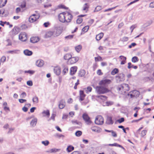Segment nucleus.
<instances>
[{
	"instance_id": "bb28decb",
	"label": "nucleus",
	"mask_w": 154,
	"mask_h": 154,
	"mask_svg": "<svg viewBox=\"0 0 154 154\" xmlns=\"http://www.w3.org/2000/svg\"><path fill=\"white\" fill-rule=\"evenodd\" d=\"M103 33L102 32L100 33L97 35L96 37V39L97 41L100 40L103 36Z\"/></svg>"
},
{
	"instance_id": "393cba45",
	"label": "nucleus",
	"mask_w": 154,
	"mask_h": 154,
	"mask_svg": "<svg viewBox=\"0 0 154 154\" xmlns=\"http://www.w3.org/2000/svg\"><path fill=\"white\" fill-rule=\"evenodd\" d=\"M108 145L109 146H117V147H119L122 148L123 149H125L121 145L119 144H118L116 143H115L113 144H108Z\"/></svg>"
},
{
	"instance_id": "a18cd8bd",
	"label": "nucleus",
	"mask_w": 154,
	"mask_h": 154,
	"mask_svg": "<svg viewBox=\"0 0 154 154\" xmlns=\"http://www.w3.org/2000/svg\"><path fill=\"white\" fill-rule=\"evenodd\" d=\"M42 143L45 146H48L49 143V142L48 140H46L45 141H42Z\"/></svg>"
},
{
	"instance_id": "473e14b6",
	"label": "nucleus",
	"mask_w": 154,
	"mask_h": 154,
	"mask_svg": "<svg viewBox=\"0 0 154 154\" xmlns=\"http://www.w3.org/2000/svg\"><path fill=\"white\" fill-rule=\"evenodd\" d=\"M75 49L77 52H79L82 49V46L81 45H78L75 47Z\"/></svg>"
},
{
	"instance_id": "4468645a",
	"label": "nucleus",
	"mask_w": 154,
	"mask_h": 154,
	"mask_svg": "<svg viewBox=\"0 0 154 154\" xmlns=\"http://www.w3.org/2000/svg\"><path fill=\"white\" fill-rule=\"evenodd\" d=\"M44 64L43 61L41 60H38L36 62V65L38 67H41L43 66Z\"/></svg>"
},
{
	"instance_id": "412c9836",
	"label": "nucleus",
	"mask_w": 154,
	"mask_h": 154,
	"mask_svg": "<svg viewBox=\"0 0 154 154\" xmlns=\"http://www.w3.org/2000/svg\"><path fill=\"white\" fill-rule=\"evenodd\" d=\"M106 123L108 125H112L113 123L112 118L110 117H108L106 119Z\"/></svg>"
},
{
	"instance_id": "423d86ee",
	"label": "nucleus",
	"mask_w": 154,
	"mask_h": 154,
	"mask_svg": "<svg viewBox=\"0 0 154 154\" xmlns=\"http://www.w3.org/2000/svg\"><path fill=\"white\" fill-rule=\"evenodd\" d=\"M62 32V29L60 27L55 28L53 32L54 37H55L59 36Z\"/></svg>"
},
{
	"instance_id": "dca6fc26",
	"label": "nucleus",
	"mask_w": 154,
	"mask_h": 154,
	"mask_svg": "<svg viewBox=\"0 0 154 154\" xmlns=\"http://www.w3.org/2000/svg\"><path fill=\"white\" fill-rule=\"evenodd\" d=\"M65 106V102L63 100H60V104L59 105V108L60 109H63Z\"/></svg>"
},
{
	"instance_id": "0e129e2a",
	"label": "nucleus",
	"mask_w": 154,
	"mask_h": 154,
	"mask_svg": "<svg viewBox=\"0 0 154 154\" xmlns=\"http://www.w3.org/2000/svg\"><path fill=\"white\" fill-rule=\"evenodd\" d=\"M113 102L111 101H108L106 102V105L107 106H109L113 104Z\"/></svg>"
},
{
	"instance_id": "9d476101",
	"label": "nucleus",
	"mask_w": 154,
	"mask_h": 154,
	"mask_svg": "<svg viewBox=\"0 0 154 154\" xmlns=\"http://www.w3.org/2000/svg\"><path fill=\"white\" fill-rule=\"evenodd\" d=\"M111 81L109 79H106L102 80L99 83V85H100L106 86L110 84Z\"/></svg>"
},
{
	"instance_id": "774afa93",
	"label": "nucleus",
	"mask_w": 154,
	"mask_h": 154,
	"mask_svg": "<svg viewBox=\"0 0 154 154\" xmlns=\"http://www.w3.org/2000/svg\"><path fill=\"white\" fill-rule=\"evenodd\" d=\"M149 7L151 8H154V2H152L150 4Z\"/></svg>"
},
{
	"instance_id": "a19ab883",
	"label": "nucleus",
	"mask_w": 154,
	"mask_h": 154,
	"mask_svg": "<svg viewBox=\"0 0 154 154\" xmlns=\"http://www.w3.org/2000/svg\"><path fill=\"white\" fill-rule=\"evenodd\" d=\"M95 60L96 62H97V61H102L103 59L101 57H100V56H98L97 57H95Z\"/></svg>"
},
{
	"instance_id": "052dcab7",
	"label": "nucleus",
	"mask_w": 154,
	"mask_h": 154,
	"mask_svg": "<svg viewBox=\"0 0 154 154\" xmlns=\"http://www.w3.org/2000/svg\"><path fill=\"white\" fill-rule=\"evenodd\" d=\"M124 121V119L123 118H122L120 119L117 120V122L119 123H121Z\"/></svg>"
},
{
	"instance_id": "ea45409f",
	"label": "nucleus",
	"mask_w": 154,
	"mask_h": 154,
	"mask_svg": "<svg viewBox=\"0 0 154 154\" xmlns=\"http://www.w3.org/2000/svg\"><path fill=\"white\" fill-rule=\"evenodd\" d=\"M131 61L133 62L136 63L138 61V59L136 57H132Z\"/></svg>"
},
{
	"instance_id": "13d9d810",
	"label": "nucleus",
	"mask_w": 154,
	"mask_h": 154,
	"mask_svg": "<svg viewBox=\"0 0 154 154\" xmlns=\"http://www.w3.org/2000/svg\"><path fill=\"white\" fill-rule=\"evenodd\" d=\"M6 60V57L5 56H3L1 59V61L2 62L4 63V62Z\"/></svg>"
},
{
	"instance_id": "6e6552de",
	"label": "nucleus",
	"mask_w": 154,
	"mask_h": 154,
	"mask_svg": "<svg viewBox=\"0 0 154 154\" xmlns=\"http://www.w3.org/2000/svg\"><path fill=\"white\" fill-rule=\"evenodd\" d=\"M19 38L22 41H25L27 39V35L26 33L24 32L20 33L19 35Z\"/></svg>"
},
{
	"instance_id": "0eeeda50",
	"label": "nucleus",
	"mask_w": 154,
	"mask_h": 154,
	"mask_svg": "<svg viewBox=\"0 0 154 154\" xmlns=\"http://www.w3.org/2000/svg\"><path fill=\"white\" fill-rule=\"evenodd\" d=\"M82 117L86 123L88 125L91 124L92 122L90 118L86 113H84L82 115Z\"/></svg>"
},
{
	"instance_id": "a211bd4d",
	"label": "nucleus",
	"mask_w": 154,
	"mask_h": 154,
	"mask_svg": "<svg viewBox=\"0 0 154 154\" xmlns=\"http://www.w3.org/2000/svg\"><path fill=\"white\" fill-rule=\"evenodd\" d=\"M30 40L31 42L35 43L39 41V38L37 37H32L31 38Z\"/></svg>"
},
{
	"instance_id": "1a4fd4ad",
	"label": "nucleus",
	"mask_w": 154,
	"mask_h": 154,
	"mask_svg": "<svg viewBox=\"0 0 154 154\" xmlns=\"http://www.w3.org/2000/svg\"><path fill=\"white\" fill-rule=\"evenodd\" d=\"M116 79L118 82L124 81L125 79V76L123 73H120L118 76H116Z\"/></svg>"
},
{
	"instance_id": "4be33fe9",
	"label": "nucleus",
	"mask_w": 154,
	"mask_h": 154,
	"mask_svg": "<svg viewBox=\"0 0 154 154\" xmlns=\"http://www.w3.org/2000/svg\"><path fill=\"white\" fill-rule=\"evenodd\" d=\"M24 54L26 56H30L32 54V51H30L28 49H26L23 51Z\"/></svg>"
},
{
	"instance_id": "c03bdc74",
	"label": "nucleus",
	"mask_w": 154,
	"mask_h": 154,
	"mask_svg": "<svg viewBox=\"0 0 154 154\" xmlns=\"http://www.w3.org/2000/svg\"><path fill=\"white\" fill-rule=\"evenodd\" d=\"M101 7L100 6H97L95 9L94 12H97L100 11L101 9Z\"/></svg>"
},
{
	"instance_id": "58836bf2",
	"label": "nucleus",
	"mask_w": 154,
	"mask_h": 154,
	"mask_svg": "<svg viewBox=\"0 0 154 154\" xmlns=\"http://www.w3.org/2000/svg\"><path fill=\"white\" fill-rule=\"evenodd\" d=\"M63 68L64 69L62 73L64 75H65L66 73L68 72V69L67 66L64 67Z\"/></svg>"
},
{
	"instance_id": "c85d7f7f",
	"label": "nucleus",
	"mask_w": 154,
	"mask_h": 154,
	"mask_svg": "<svg viewBox=\"0 0 154 154\" xmlns=\"http://www.w3.org/2000/svg\"><path fill=\"white\" fill-rule=\"evenodd\" d=\"M72 57V55L71 54H66L64 56V59L66 60H69H69Z\"/></svg>"
},
{
	"instance_id": "c756f323",
	"label": "nucleus",
	"mask_w": 154,
	"mask_h": 154,
	"mask_svg": "<svg viewBox=\"0 0 154 154\" xmlns=\"http://www.w3.org/2000/svg\"><path fill=\"white\" fill-rule=\"evenodd\" d=\"M7 0H0V8H2L5 5L6 3Z\"/></svg>"
},
{
	"instance_id": "4d7b16f0",
	"label": "nucleus",
	"mask_w": 154,
	"mask_h": 154,
	"mask_svg": "<svg viewBox=\"0 0 154 154\" xmlns=\"http://www.w3.org/2000/svg\"><path fill=\"white\" fill-rule=\"evenodd\" d=\"M128 38L127 37H124L121 39V41L122 42H126L128 40Z\"/></svg>"
},
{
	"instance_id": "f257e3e1",
	"label": "nucleus",
	"mask_w": 154,
	"mask_h": 154,
	"mask_svg": "<svg viewBox=\"0 0 154 154\" xmlns=\"http://www.w3.org/2000/svg\"><path fill=\"white\" fill-rule=\"evenodd\" d=\"M72 17L71 14L68 12L61 13L58 16V18L60 21L63 23L70 22Z\"/></svg>"
},
{
	"instance_id": "680f3d73",
	"label": "nucleus",
	"mask_w": 154,
	"mask_h": 154,
	"mask_svg": "<svg viewBox=\"0 0 154 154\" xmlns=\"http://www.w3.org/2000/svg\"><path fill=\"white\" fill-rule=\"evenodd\" d=\"M119 58L121 59L122 61L126 60V58L123 56H120Z\"/></svg>"
},
{
	"instance_id": "a878e982",
	"label": "nucleus",
	"mask_w": 154,
	"mask_h": 154,
	"mask_svg": "<svg viewBox=\"0 0 154 154\" xmlns=\"http://www.w3.org/2000/svg\"><path fill=\"white\" fill-rule=\"evenodd\" d=\"M52 36H54L53 32L49 31L46 33L45 37L46 38H49Z\"/></svg>"
},
{
	"instance_id": "09e8293b",
	"label": "nucleus",
	"mask_w": 154,
	"mask_h": 154,
	"mask_svg": "<svg viewBox=\"0 0 154 154\" xmlns=\"http://www.w3.org/2000/svg\"><path fill=\"white\" fill-rule=\"evenodd\" d=\"M0 22H1V23H0V24L2 26H4V24H6L7 25H9V23L8 22H3L2 21H1Z\"/></svg>"
},
{
	"instance_id": "6e6d98bb",
	"label": "nucleus",
	"mask_w": 154,
	"mask_h": 154,
	"mask_svg": "<svg viewBox=\"0 0 154 154\" xmlns=\"http://www.w3.org/2000/svg\"><path fill=\"white\" fill-rule=\"evenodd\" d=\"M27 84L30 86H32L33 85L32 81L30 80L28 81L27 82Z\"/></svg>"
},
{
	"instance_id": "7ed1b4c3",
	"label": "nucleus",
	"mask_w": 154,
	"mask_h": 154,
	"mask_svg": "<svg viewBox=\"0 0 154 154\" xmlns=\"http://www.w3.org/2000/svg\"><path fill=\"white\" fill-rule=\"evenodd\" d=\"M96 92L99 94H104L109 91V90L106 88L101 86H97L95 88Z\"/></svg>"
},
{
	"instance_id": "20e7f679",
	"label": "nucleus",
	"mask_w": 154,
	"mask_h": 154,
	"mask_svg": "<svg viewBox=\"0 0 154 154\" xmlns=\"http://www.w3.org/2000/svg\"><path fill=\"white\" fill-rule=\"evenodd\" d=\"M95 123L97 125H101L104 123L103 118L101 116H97L95 120Z\"/></svg>"
},
{
	"instance_id": "49530a36",
	"label": "nucleus",
	"mask_w": 154,
	"mask_h": 154,
	"mask_svg": "<svg viewBox=\"0 0 154 154\" xmlns=\"http://www.w3.org/2000/svg\"><path fill=\"white\" fill-rule=\"evenodd\" d=\"M89 26H85V27H84L82 29V31H83L84 32H86L88 31V30L89 29Z\"/></svg>"
},
{
	"instance_id": "5fc2aeb1",
	"label": "nucleus",
	"mask_w": 154,
	"mask_h": 154,
	"mask_svg": "<svg viewBox=\"0 0 154 154\" xmlns=\"http://www.w3.org/2000/svg\"><path fill=\"white\" fill-rule=\"evenodd\" d=\"M55 136L56 137L60 138V137H64V136L61 134H55Z\"/></svg>"
},
{
	"instance_id": "864d4df0",
	"label": "nucleus",
	"mask_w": 154,
	"mask_h": 154,
	"mask_svg": "<svg viewBox=\"0 0 154 154\" xmlns=\"http://www.w3.org/2000/svg\"><path fill=\"white\" fill-rule=\"evenodd\" d=\"M82 21V19L81 17L78 18L77 20V23L78 24H80Z\"/></svg>"
},
{
	"instance_id": "c9c22d12",
	"label": "nucleus",
	"mask_w": 154,
	"mask_h": 154,
	"mask_svg": "<svg viewBox=\"0 0 154 154\" xmlns=\"http://www.w3.org/2000/svg\"><path fill=\"white\" fill-rule=\"evenodd\" d=\"M32 101L34 103H37L38 101V97L35 96L32 98Z\"/></svg>"
},
{
	"instance_id": "e2e57ef3",
	"label": "nucleus",
	"mask_w": 154,
	"mask_h": 154,
	"mask_svg": "<svg viewBox=\"0 0 154 154\" xmlns=\"http://www.w3.org/2000/svg\"><path fill=\"white\" fill-rule=\"evenodd\" d=\"M26 96V93L25 92H23L20 95V97L22 98H24Z\"/></svg>"
},
{
	"instance_id": "7c9ffc66",
	"label": "nucleus",
	"mask_w": 154,
	"mask_h": 154,
	"mask_svg": "<svg viewBox=\"0 0 154 154\" xmlns=\"http://www.w3.org/2000/svg\"><path fill=\"white\" fill-rule=\"evenodd\" d=\"M128 69H130L131 68H133L135 69L137 68V66H134V65H132L131 63H128Z\"/></svg>"
},
{
	"instance_id": "e433bc0d",
	"label": "nucleus",
	"mask_w": 154,
	"mask_h": 154,
	"mask_svg": "<svg viewBox=\"0 0 154 154\" xmlns=\"http://www.w3.org/2000/svg\"><path fill=\"white\" fill-rule=\"evenodd\" d=\"M3 106H4V109L5 110H9V109L8 107H7V103L6 102H5L3 103Z\"/></svg>"
},
{
	"instance_id": "f8f14e48",
	"label": "nucleus",
	"mask_w": 154,
	"mask_h": 154,
	"mask_svg": "<svg viewBox=\"0 0 154 154\" xmlns=\"http://www.w3.org/2000/svg\"><path fill=\"white\" fill-rule=\"evenodd\" d=\"M79 60V57H71L70 59L69 60V62L71 64H73L77 62Z\"/></svg>"
},
{
	"instance_id": "3c124183",
	"label": "nucleus",
	"mask_w": 154,
	"mask_h": 154,
	"mask_svg": "<svg viewBox=\"0 0 154 154\" xmlns=\"http://www.w3.org/2000/svg\"><path fill=\"white\" fill-rule=\"evenodd\" d=\"M98 97L99 98L103 100H105L106 99V96L104 95H100L98 96Z\"/></svg>"
},
{
	"instance_id": "aec40b11",
	"label": "nucleus",
	"mask_w": 154,
	"mask_h": 154,
	"mask_svg": "<svg viewBox=\"0 0 154 154\" xmlns=\"http://www.w3.org/2000/svg\"><path fill=\"white\" fill-rule=\"evenodd\" d=\"M42 114L43 116H47L48 118L50 116V112L48 110L43 111L42 112Z\"/></svg>"
},
{
	"instance_id": "79ce46f5",
	"label": "nucleus",
	"mask_w": 154,
	"mask_h": 154,
	"mask_svg": "<svg viewBox=\"0 0 154 154\" xmlns=\"http://www.w3.org/2000/svg\"><path fill=\"white\" fill-rule=\"evenodd\" d=\"M82 132L80 131H78L75 133V135L77 137H79L82 134Z\"/></svg>"
},
{
	"instance_id": "2f4dec72",
	"label": "nucleus",
	"mask_w": 154,
	"mask_h": 154,
	"mask_svg": "<svg viewBox=\"0 0 154 154\" xmlns=\"http://www.w3.org/2000/svg\"><path fill=\"white\" fill-rule=\"evenodd\" d=\"M58 150V149L54 148L49 150L48 151H47V152L50 153L55 152H57Z\"/></svg>"
},
{
	"instance_id": "39448f33",
	"label": "nucleus",
	"mask_w": 154,
	"mask_h": 154,
	"mask_svg": "<svg viewBox=\"0 0 154 154\" xmlns=\"http://www.w3.org/2000/svg\"><path fill=\"white\" fill-rule=\"evenodd\" d=\"M40 15L39 14H33L31 16L29 19V21L31 23L36 21L39 17Z\"/></svg>"
},
{
	"instance_id": "bf43d9fd",
	"label": "nucleus",
	"mask_w": 154,
	"mask_h": 154,
	"mask_svg": "<svg viewBox=\"0 0 154 154\" xmlns=\"http://www.w3.org/2000/svg\"><path fill=\"white\" fill-rule=\"evenodd\" d=\"M136 27L137 25H133L131 27L130 29L131 30V32H133L134 29Z\"/></svg>"
},
{
	"instance_id": "6ab92c4d",
	"label": "nucleus",
	"mask_w": 154,
	"mask_h": 154,
	"mask_svg": "<svg viewBox=\"0 0 154 154\" xmlns=\"http://www.w3.org/2000/svg\"><path fill=\"white\" fill-rule=\"evenodd\" d=\"M77 68L75 66L72 67L70 68V74L72 75H74L76 72Z\"/></svg>"
},
{
	"instance_id": "cd10ccee",
	"label": "nucleus",
	"mask_w": 154,
	"mask_h": 154,
	"mask_svg": "<svg viewBox=\"0 0 154 154\" xmlns=\"http://www.w3.org/2000/svg\"><path fill=\"white\" fill-rule=\"evenodd\" d=\"M85 74V71L83 69L81 70L79 72V75L80 77H84Z\"/></svg>"
},
{
	"instance_id": "9b49d317",
	"label": "nucleus",
	"mask_w": 154,
	"mask_h": 154,
	"mask_svg": "<svg viewBox=\"0 0 154 154\" xmlns=\"http://www.w3.org/2000/svg\"><path fill=\"white\" fill-rule=\"evenodd\" d=\"M20 32V29L17 27H14L10 32L11 35H15Z\"/></svg>"
},
{
	"instance_id": "f3484780",
	"label": "nucleus",
	"mask_w": 154,
	"mask_h": 154,
	"mask_svg": "<svg viewBox=\"0 0 154 154\" xmlns=\"http://www.w3.org/2000/svg\"><path fill=\"white\" fill-rule=\"evenodd\" d=\"M80 100L81 101L83 100L85 96V95L84 94V91H80Z\"/></svg>"
},
{
	"instance_id": "72a5a7b5",
	"label": "nucleus",
	"mask_w": 154,
	"mask_h": 154,
	"mask_svg": "<svg viewBox=\"0 0 154 154\" xmlns=\"http://www.w3.org/2000/svg\"><path fill=\"white\" fill-rule=\"evenodd\" d=\"M147 131L146 130H143L140 133V136L141 137H143L145 136L146 134Z\"/></svg>"
},
{
	"instance_id": "b1692460",
	"label": "nucleus",
	"mask_w": 154,
	"mask_h": 154,
	"mask_svg": "<svg viewBox=\"0 0 154 154\" xmlns=\"http://www.w3.org/2000/svg\"><path fill=\"white\" fill-rule=\"evenodd\" d=\"M37 122V119L36 118H34L33 119H32V120L30 122V125L32 127H34V126H35L36 125Z\"/></svg>"
},
{
	"instance_id": "de8ad7c7",
	"label": "nucleus",
	"mask_w": 154,
	"mask_h": 154,
	"mask_svg": "<svg viewBox=\"0 0 154 154\" xmlns=\"http://www.w3.org/2000/svg\"><path fill=\"white\" fill-rule=\"evenodd\" d=\"M92 90V88L91 87H88L86 90V93H88L89 92H91Z\"/></svg>"
},
{
	"instance_id": "5701e85b",
	"label": "nucleus",
	"mask_w": 154,
	"mask_h": 154,
	"mask_svg": "<svg viewBox=\"0 0 154 154\" xmlns=\"http://www.w3.org/2000/svg\"><path fill=\"white\" fill-rule=\"evenodd\" d=\"M139 94V92L138 91L136 90L132 91V94H131V97L138 96Z\"/></svg>"
},
{
	"instance_id": "f03ea898",
	"label": "nucleus",
	"mask_w": 154,
	"mask_h": 154,
	"mask_svg": "<svg viewBox=\"0 0 154 154\" xmlns=\"http://www.w3.org/2000/svg\"><path fill=\"white\" fill-rule=\"evenodd\" d=\"M129 88L128 85L123 84L119 86L117 88L119 93L122 94H124L126 91L129 90Z\"/></svg>"
},
{
	"instance_id": "f704fd0d",
	"label": "nucleus",
	"mask_w": 154,
	"mask_h": 154,
	"mask_svg": "<svg viewBox=\"0 0 154 154\" xmlns=\"http://www.w3.org/2000/svg\"><path fill=\"white\" fill-rule=\"evenodd\" d=\"M74 149V148L73 146H68L66 150L68 152H70Z\"/></svg>"
},
{
	"instance_id": "ddd939ff",
	"label": "nucleus",
	"mask_w": 154,
	"mask_h": 154,
	"mask_svg": "<svg viewBox=\"0 0 154 154\" xmlns=\"http://www.w3.org/2000/svg\"><path fill=\"white\" fill-rule=\"evenodd\" d=\"M91 128L93 132L99 133L101 131V129L100 128L95 126H92Z\"/></svg>"
},
{
	"instance_id": "69168bd1",
	"label": "nucleus",
	"mask_w": 154,
	"mask_h": 154,
	"mask_svg": "<svg viewBox=\"0 0 154 154\" xmlns=\"http://www.w3.org/2000/svg\"><path fill=\"white\" fill-rule=\"evenodd\" d=\"M19 101L20 103H22L24 102H26V100L25 99H19Z\"/></svg>"
},
{
	"instance_id": "37998d69",
	"label": "nucleus",
	"mask_w": 154,
	"mask_h": 154,
	"mask_svg": "<svg viewBox=\"0 0 154 154\" xmlns=\"http://www.w3.org/2000/svg\"><path fill=\"white\" fill-rule=\"evenodd\" d=\"M18 50H15L13 51H7V53L8 54L10 53L11 54H16L17 53V52Z\"/></svg>"
},
{
	"instance_id": "2eb2a0df",
	"label": "nucleus",
	"mask_w": 154,
	"mask_h": 154,
	"mask_svg": "<svg viewBox=\"0 0 154 154\" xmlns=\"http://www.w3.org/2000/svg\"><path fill=\"white\" fill-rule=\"evenodd\" d=\"M54 73L57 75H59L61 72L60 68L59 67H55L54 69Z\"/></svg>"
},
{
	"instance_id": "4c0bfd02",
	"label": "nucleus",
	"mask_w": 154,
	"mask_h": 154,
	"mask_svg": "<svg viewBox=\"0 0 154 154\" xmlns=\"http://www.w3.org/2000/svg\"><path fill=\"white\" fill-rule=\"evenodd\" d=\"M118 72V69H117L115 68L111 72V73L112 75H115Z\"/></svg>"
},
{
	"instance_id": "338daca9",
	"label": "nucleus",
	"mask_w": 154,
	"mask_h": 154,
	"mask_svg": "<svg viewBox=\"0 0 154 154\" xmlns=\"http://www.w3.org/2000/svg\"><path fill=\"white\" fill-rule=\"evenodd\" d=\"M97 74L99 75H101L103 74L100 69H98L97 71Z\"/></svg>"
},
{
	"instance_id": "8fccbe9b",
	"label": "nucleus",
	"mask_w": 154,
	"mask_h": 154,
	"mask_svg": "<svg viewBox=\"0 0 154 154\" xmlns=\"http://www.w3.org/2000/svg\"><path fill=\"white\" fill-rule=\"evenodd\" d=\"M112 135L114 137H117V134L116 133V131H114L113 130H112V131L111 132Z\"/></svg>"
},
{
	"instance_id": "603ef678",
	"label": "nucleus",
	"mask_w": 154,
	"mask_h": 154,
	"mask_svg": "<svg viewBox=\"0 0 154 154\" xmlns=\"http://www.w3.org/2000/svg\"><path fill=\"white\" fill-rule=\"evenodd\" d=\"M73 37V35H70L65 37V38L66 39L68 40L72 38Z\"/></svg>"
}]
</instances>
